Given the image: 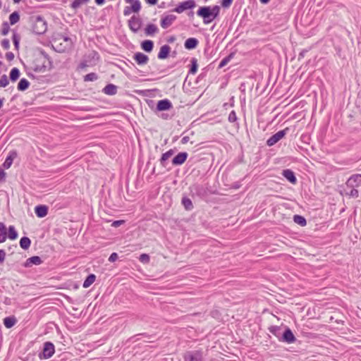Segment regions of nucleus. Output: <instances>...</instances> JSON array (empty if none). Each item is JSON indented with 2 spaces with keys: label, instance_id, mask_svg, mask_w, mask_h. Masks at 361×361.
I'll return each mask as SVG.
<instances>
[{
  "label": "nucleus",
  "instance_id": "9d476101",
  "mask_svg": "<svg viewBox=\"0 0 361 361\" xmlns=\"http://www.w3.org/2000/svg\"><path fill=\"white\" fill-rule=\"evenodd\" d=\"M285 135L284 130H280L277 132L276 134L272 135L270 138L267 140V145L269 146H272L274 144H276L277 142H279L281 139H282Z\"/></svg>",
  "mask_w": 361,
  "mask_h": 361
},
{
  "label": "nucleus",
  "instance_id": "79ce46f5",
  "mask_svg": "<svg viewBox=\"0 0 361 361\" xmlns=\"http://www.w3.org/2000/svg\"><path fill=\"white\" fill-rule=\"evenodd\" d=\"M231 58H232V56L229 55L228 56H227V57L224 58V59H222L221 61L219 63V68H222L224 66H226L231 61Z\"/></svg>",
  "mask_w": 361,
  "mask_h": 361
},
{
  "label": "nucleus",
  "instance_id": "f3484780",
  "mask_svg": "<svg viewBox=\"0 0 361 361\" xmlns=\"http://www.w3.org/2000/svg\"><path fill=\"white\" fill-rule=\"evenodd\" d=\"M159 32V28L154 24L147 25L145 29V33L147 36H153Z\"/></svg>",
  "mask_w": 361,
  "mask_h": 361
},
{
  "label": "nucleus",
  "instance_id": "f704fd0d",
  "mask_svg": "<svg viewBox=\"0 0 361 361\" xmlns=\"http://www.w3.org/2000/svg\"><path fill=\"white\" fill-rule=\"evenodd\" d=\"M88 1L89 0H74L71 4V7L76 9Z\"/></svg>",
  "mask_w": 361,
  "mask_h": 361
},
{
  "label": "nucleus",
  "instance_id": "4be33fe9",
  "mask_svg": "<svg viewBox=\"0 0 361 361\" xmlns=\"http://www.w3.org/2000/svg\"><path fill=\"white\" fill-rule=\"evenodd\" d=\"M174 154V151L173 149H170L166 152L164 153L160 159V163L163 166H165V162L171 158Z\"/></svg>",
  "mask_w": 361,
  "mask_h": 361
},
{
  "label": "nucleus",
  "instance_id": "864d4df0",
  "mask_svg": "<svg viewBox=\"0 0 361 361\" xmlns=\"http://www.w3.org/2000/svg\"><path fill=\"white\" fill-rule=\"evenodd\" d=\"M228 119L230 121H234L235 120V114L234 111L230 114Z\"/></svg>",
  "mask_w": 361,
  "mask_h": 361
},
{
  "label": "nucleus",
  "instance_id": "b1692460",
  "mask_svg": "<svg viewBox=\"0 0 361 361\" xmlns=\"http://www.w3.org/2000/svg\"><path fill=\"white\" fill-rule=\"evenodd\" d=\"M142 49L145 51L150 52L154 47V43L151 40H145L141 44Z\"/></svg>",
  "mask_w": 361,
  "mask_h": 361
},
{
  "label": "nucleus",
  "instance_id": "e2e57ef3",
  "mask_svg": "<svg viewBox=\"0 0 361 361\" xmlns=\"http://www.w3.org/2000/svg\"><path fill=\"white\" fill-rule=\"evenodd\" d=\"M21 0H13V1L15 3V4H18L20 1Z\"/></svg>",
  "mask_w": 361,
  "mask_h": 361
},
{
  "label": "nucleus",
  "instance_id": "6e6552de",
  "mask_svg": "<svg viewBox=\"0 0 361 361\" xmlns=\"http://www.w3.org/2000/svg\"><path fill=\"white\" fill-rule=\"evenodd\" d=\"M141 25H142L141 19L137 16H134L131 17L128 21L129 28L133 32H137L140 29Z\"/></svg>",
  "mask_w": 361,
  "mask_h": 361
},
{
  "label": "nucleus",
  "instance_id": "6ab92c4d",
  "mask_svg": "<svg viewBox=\"0 0 361 361\" xmlns=\"http://www.w3.org/2000/svg\"><path fill=\"white\" fill-rule=\"evenodd\" d=\"M283 338L285 341H286L288 343H292L295 342V336L293 335L291 330L289 329H287L284 331V333L283 334Z\"/></svg>",
  "mask_w": 361,
  "mask_h": 361
},
{
  "label": "nucleus",
  "instance_id": "cd10ccee",
  "mask_svg": "<svg viewBox=\"0 0 361 361\" xmlns=\"http://www.w3.org/2000/svg\"><path fill=\"white\" fill-rule=\"evenodd\" d=\"M19 20H20V15L17 11L13 12L9 16V20H10L11 25H14V24L17 23L19 21Z\"/></svg>",
  "mask_w": 361,
  "mask_h": 361
},
{
  "label": "nucleus",
  "instance_id": "ea45409f",
  "mask_svg": "<svg viewBox=\"0 0 361 361\" xmlns=\"http://www.w3.org/2000/svg\"><path fill=\"white\" fill-rule=\"evenodd\" d=\"M13 42L14 44L16 49L18 50L19 49V44H20V37L18 35L13 34Z\"/></svg>",
  "mask_w": 361,
  "mask_h": 361
},
{
  "label": "nucleus",
  "instance_id": "a19ab883",
  "mask_svg": "<svg viewBox=\"0 0 361 361\" xmlns=\"http://www.w3.org/2000/svg\"><path fill=\"white\" fill-rule=\"evenodd\" d=\"M1 47L7 50L10 48V41L9 39H4L1 42Z\"/></svg>",
  "mask_w": 361,
  "mask_h": 361
},
{
  "label": "nucleus",
  "instance_id": "5701e85b",
  "mask_svg": "<svg viewBox=\"0 0 361 361\" xmlns=\"http://www.w3.org/2000/svg\"><path fill=\"white\" fill-rule=\"evenodd\" d=\"M42 263V259L38 256H33L28 258L26 261V266H30L32 264L39 265Z\"/></svg>",
  "mask_w": 361,
  "mask_h": 361
},
{
  "label": "nucleus",
  "instance_id": "4468645a",
  "mask_svg": "<svg viewBox=\"0 0 361 361\" xmlns=\"http://www.w3.org/2000/svg\"><path fill=\"white\" fill-rule=\"evenodd\" d=\"M35 212L38 217H44L48 214V207L46 205L36 206L35 208Z\"/></svg>",
  "mask_w": 361,
  "mask_h": 361
},
{
  "label": "nucleus",
  "instance_id": "09e8293b",
  "mask_svg": "<svg viewBox=\"0 0 361 361\" xmlns=\"http://www.w3.org/2000/svg\"><path fill=\"white\" fill-rule=\"evenodd\" d=\"M118 259V255L116 252H113L109 257V261L114 262Z\"/></svg>",
  "mask_w": 361,
  "mask_h": 361
},
{
  "label": "nucleus",
  "instance_id": "9b49d317",
  "mask_svg": "<svg viewBox=\"0 0 361 361\" xmlns=\"http://www.w3.org/2000/svg\"><path fill=\"white\" fill-rule=\"evenodd\" d=\"M194 3L192 1H187L182 2L179 6H178L173 11L176 13H180L184 11L189 9L193 7Z\"/></svg>",
  "mask_w": 361,
  "mask_h": 361
},
{
  "label": "nucleus",
  "instance_id": "052dcab7",
  "mask_svg": "<svg viewBox=\"0 0 361 361\" xmlns=\"http://www.w3.org/2000/svg\"><path fill=\"white\" fill-rule=\"evenodd\" d=\"M135 0H125L126 3H127V4H131Z\"/></svg>",
  "mask_w": 361,
  "mask_h": 361
},
{
  "label": "nucleus",
  "instance_id": "bf43d9fd",
  "mask_svg": "<svg viewBox=\"0 0 361 361\" xmlns=\"http://www.w3.org/2000/svg\"><path fill=\"white\" fill-rule=\"evenodd\" d=\"M262 4H267L270 0H259Z\"/></svg>",
  "mask_w": 361,
  "mask_h": 361
},
{
  "label": "nucleus",
  "instance_id": "ddd939ff",
  "mask_svg": "<svg viewBox=\"0 0 361 361\" xmlns=\"http://www.w3.org/2000/svg\"><path fill=\"white\" fill-rule=\"evenodd\" d=\"M157 108L159 111L169 110L172 108V104L168 99H162L158 102Z\"/></svg>",
  "mask_w": 361,
  "mask_h": 361
},
{
  "label": "nucleus",
  "instance_id": "c9c22d12",
  "mask_svg": "<svg viewBox=\"0 0 361 361\" xmlns=\"http://www.w3.org/2000/svg\"><path fill=\"white\" fill-rule=\"evenodd\" d=\"M8 83L9 80L6 75H3L0 77V87H5Z\"/></svg>",
  "mask_w": 361,
  "mask_h": 361
},
{
  "label": "nucleus",
  "instance_id": "0eeeda50",
  "mask_svg": "<svg viewBox=\"0 0 361 361\" xmlns=\"http://www.w3.org/2000/svg\"><path fill=\"white\" fill-rule=\"evenodd\" d=\"M176 16L173 14H167L163 16L160 20V25L162 28L166 29L171 26L176 20Z\"/></svg>",
  "mask_w": 361,
  "mask_h": 361
},
{
  "label": "nucleus",
  "instance_id": "f03ea898",
  "mask_svg": "<svg viewBox=\"0 0 361 361\" xmlns=\"http://www.w3.org/2000/svg\"><path fill=\"white\" fill-rule=\"evenodd\" d=\"M53 47L59 52H64L72 47V40L68 37L56 35L52 40Z\"/></svg>",
  "mask_w": 361,
  "mask_h": 361
},
{
  "label": "nucleus",
  "instance_id": "aec40b11",
  "mask_svg": "<svg viewBox=\"0 0 361 361\" xmlns=\"http://www.w3.org/2000/svg\"><path fill=\"white\" fill-rule=\"evenodd\" d=\"M116 86L113 84L107 85L103 90V92L106 94L114 95L116 93Z\"/></svg>",
  "mask_w": 361,
  "mask_h": 361
},
{
  "label": "nucleus",
  "instance_id": "c85d7f7f",
  "mask_svg": "<svg viewBox=\"0 0 361 361\" xmlns=\"http://www.w3.org/2000/svg\"><path fill=\"white\" fill-rule=\"evenodd\" d=\"M20 77V71L17 68H13L10 72V78L13 82L17 80Z\"/></svg>",
  "mask_w": 361,
  "mask_h": 361
},
{
  "label": "nucleus",
  "instance_id": "bb28decb",
  "mask_svg": "<svg viewBox=\"0 0 361 361\" xmlns=\"http://www.w3.org/2000/svg\"><path fill=\"white\" fill-rule=\"evenodd\" d=\"M30 244H31V241H30V238L27 237H23L20 240V245L21 248H23L24 250H27V248H29L30 246Z\"/></svg>",
  "mask_w": 361,
  "mask_h": 361
},
{
  "label": "nucleus",
  "instance_id": "680f3d73",
  "mask_svg": "<svg viewBox=\"0 0 361 361\" xmlns=\"http://www.w3.org/2000/svg\"><path fill=\"white\" fill-rule=\"evenodd\" d=\"M85 67H86V65H85V63H81V64L80 65V68H84Z\"/></svg>",
  "mask_w": 361,
  "mask_h": 361
},
{
  "label": "nucleus",
  "instance_id": "49530a36",
  "mask_svg": "<svg viewBox=\"0 0 361 361\" xmlns=\"http://www.w3.org/2000/svg\"><path fill=\"white\" fill-rule=\"evenodd\" d=\"M14 54L11 52V51H8L6 54V59L8 61H11L13 60L14 59Z\"/></svg>",
  "mask_w": 361,
  "mask_h": 361
},
{
  "label": "nucleus",
  "instance_id": "2f4dec72",
  "mask_svg": "<svg viewBox=\"0 0 361 361\" xmlns=\"http://www.w3.org/2000/svg\"><path fill=\"white\" fill-rule=\"evenodd\" d=\"M15 324H16V319L14 318L6 317L4 319V324L8 329L13 326Z\"/></svg>",
  "mask_w": 361,
  "mask_h": 361
},
{
  "label": "nucleus",
  "instance_id": "3c124183",
  "mask_svg": "<svg viewBox=\"0 0 361 361\" xmlns=\"http://www.w3.org/2000/svg\"><path fill=\"white\" fill-rule=\"evenodd\" d=\"M350 195L353 197H357L359 195V192L357 189H352L350 192Z\"/></svg>",
  "mask_w": 361,
  "mask_h": 361
},
{
  "label": "nucleus",
  "instance_id": "37998d69",
  "mask_svg": "<svg viewBox=\"0 0 361 361\" xmlns=\"http://www.w3.org/2000/svg\"><path fill=\"white\" fill-rule=\"evenodd\" d=\"M185 361H196V358L191 353H187L185 355Z\"/></svg>",
  "mask_w": 361,
  "mask_h": 361
},
{
  "label": "nucleus",
  "instance_id": "f8f14e48",
  "mask_svg": "<svg viewBox=\"0 0 361 361\" xmlns=\"http://www.w3.org/2000/svg\"><path fill=\"white\" fill-rule=\"evenodd\" d=\"M188 154L186 152H180L172 160V164L175 166L183 164L187 159Z\"/></svg>",
  "mask_w": 361,
  "mask_h": 361
},
{
  "label": "nucleus",
  "instance_id": "a211bd4d",
  "mask_svg": "<svg viewBox=\"0 0 361 361\" xmlns=\"http://www.w3.org/2000/svg\"><path fill=\"white\" fill-rule=\"evenodd\" d=\"M171 48L169 45H164L160 48L159 52L158 54V58L159 59H165L168 57Z\"/></svg>",
  "mask_w": 361,
  "mask_h": 361
},
{
  "label": "nucleus",
  "instance_id": "4d7b16f0",
  "mask_svg": "<svg viewBox=\"0 0 361 361\" xmlns=\"http://www.w3.org/2000/svg\"><path fill=\"white\" fill-rule=\"evenodd\" d=\"M6 176V173L4 172V171L0 168V179L4 178Z\"/></svg>",
  "mask_w": 361,
  "mask_h": 361
},
{
  "label": "nucleus",
  "instance_id": "72a5a7b5",
  "mask_svg": "<svg viewBox=\"0 0 361 361\" xmlns=\"http://www.w3.org/2000/svg\"><path fill=\"white\" fill-rule=\"evenodd\" d=\"M10 31V27H9V25L8 24V23L6 22H4L2 23L1 25V30H0V33L1 35H7L8 34Z\"/></svg>",
  "mask_w": 361,
  "mask_h": 361
},
{
  "label": "nucleus",
  "instance_id": "1a4fd4ad",
  "mask_svg": "<svg viewBox=\"0 0 361 361\" xmlns=\"http://www.w3.org/2000/svg\"><path fill=\"white\" fill-rule=\"evenodd\" d=\"M347 185L353 188L361 186V174H355L352 176L348 180Z\"/></svg>",
  "mask_w": 361,
  "mask_h": 361
},
{
  "label": "nucleus",
  "instance_id": "dca6fc26",
  "mask_svg": "<svg viewBox=\"0 0 361 361\" xmlns=\"http://www.w3.org/2000/svg\"><path fill=\"white\" fill-rule=\"evenodd\" d=\"M283 176L292 184H295L297 179L295 176L293 171L290 169H286L283 171Z\"/></svg>",
  "mask_w": 361,
  "mask_h": 361
},
{
  "label": "nucleus",
  "instance_id": "c03bdc74",
  "mask_svg": "<svg viewBox=\"0 0 361 361\" xmlns=\"http://www.w3.org/2000/svg\"><path fill=\"white\" fill-rule=\"evenodd\" d=\"M197 64L196 63V62L195 61H192V65L190 70V73L192 74H195L197 72Z\"/></svg>",
  "mask_w": 361,
  "mask_h": 361
},
{
  "label": "nucleus",
  "instance_id": "7c9ffc66",
  "mask_svg": "<svg viewBox=\"0 0 361 361\" xmlns=\"http://www.w3.org/2000/svg\"><path fill=\"white\" fill-rule=\"evenodd\" d=\"M182 204L187 210H190L193 207L192 201L186 197H183Z\"/></svg>",
  "mask_w": 361,
  "mask_h": 361
},
{
  "label": "nucleus",
  "instance_id": "5fc2aeb1",
  "mask_svg": "<svg viewBox=\"0 0 361 361\" xmlns=\"http://www.w3.org/2000/svg\"><path fill=\"white\" fill-rule=\"evenodd\" d=\"M145 1L149 4L155 5V4H157L158 0H145Z\"/></svg>",
  "mask_w": 361,
  "mask_h": 361
},
{
  "label": "nucleus",
  "instance_id": "423d86ee",
  "mask_svg": "<svg viewBox=\"0 0 361 361\" xmlns=\"http://www.w3.org/2000/svg\"><path fill=\"white\" fill-rule=\"evenodd\" d=\"M54 352L55 348L54 344L51 342H46L44 344L43 351L40 358H50L54 354Z\"/></svg>",
  "mask_w": 361,
  "mask_h": 361
},
{
  "label": "nucleus",
  "instance_id": "2eb2a0df",
  "mask_svg": "<svg viewBox=\"0 0 361 361\" xmlns=\"http://www.w3.org/2000/svg\"><path fill=\"white\" fill-rule=\"evenodd\" d=\"M133 58L135 61L140 65L146 64L149 60L147 56L141 52L136 53Z\"/></svg>",
  "mask_w": 361,
  "mask_h": 361
},
{
  "label": "nucleus",
  "instance_id": "6e6d98bb",
  "mask_svg": "<svg viewBox=\"0 0 361 361\" xmlns=\"http://www.w3.org/2000/svg\"><path fill=\"white\" fill-rule=\"evenodd\" d=\"M197 15L203 17V7L199 8L197 11Z\"/></svg>",
  "mask_w": 361,
  "mask_h": 361
},
{
  "label": "nucleus",
  "instance_id": "f257e3e1",
  "mask_svg": "<svg viewBox=\"0 0 361 361\" xmlns=\"http://www.w3.org/2000/svg\"><path fill=\"white\" fill-rule=\"evenodd\" d=\"M30 68L35 72L44 73L51 68V62L45 55H38L31 61Z\"/></svg>",
  "mask_w": 361,
  "mask_h": 361
},
{
  "label": "nucleus",
  "instance_id": "393cba45",
  "mask_svg": "<svg viewBox=\"0 0 361 361\" xmlns=\"http://www.w3.org/2000/svg\"><path fill=\"white\" fill-rule=\"evenodd\" d=\"M95 279H96V276L94 274H90L86 278V279L85 280V281L83 283V285H82L83 288H87L90 287L95 281Z\"/></svg>",
  "mask_w": 361,
  "mask_h": 361
},
{
  "label": "nucleus",
  "instance_id": "e433bc0d",
  "mask_svg": "<svg viewBox=\"0 0 361 361\" xmlns=\"http://www.w3.org/2000/svg\"><path fill=\"white\" fill-rule=\"evenodd\" d=\"M13 157L11 155L8 156L3 164L4 167L7 169H9L13 164Z\"/></svg>",
  "mask_w": 361,
  "mask_h": 361
},
{
  "label": "nucleus",
  "instance_id": "c756f323",
  "mask_svg": "<svg viewBox=\"0 0 361 361\" xmlns=\"http://www.w3.org/2000/svg\"><path fill=\"white\" fill-rule=\"evenodd\" d=\"M293 220H294L295 223H296L297 224H298L301 226H305L307 224L305 219L303 216H300V215H295L293 216Z\"/></svg>",
  "mask_w": 361,
  "mask_h": 361
},
{
  "label": "nucleus",
  "instance_id": "39448f33",
  "mask_svg": "<svg viewBox=\"0 0 361 361\" xmlns=\"http://www.w3.org/2000/svg\"><path fill=\"white\" fill-rule=\"evenodd\" d=\"M220 11L219 6H213L212 7H204V23H208L214 20L218 16Z\"/></svg>",
  "mask_w": 361,
  "mask_h": 361
},
{
  "label": "nucleus",
  "instance_id": "603ef678",
  "mask_svg": "<svg viewBox=\"0 0 361 361\" xmlns=\"http://www.w3.org/2000/svg\"><path fill=\"white\" fill-rule=\"evenodd\" d=\"M124 223V221L119 220V221H115L113 222L112 226L114 227H118L121 225H122Z\"/></svg>",
  "mask_w": 361,
  "mask_h": 361
},
{
  "label": "nucleus",
  "instance_id": "a18cd8bd",
  "mask_svg": "<svg viewBox=\"0 0 361 361\" xmlns=\"http://www.w3.org/2000/svg\"><path fill=\"white\" fill-rule=\"evenodd\" d=\"M233 1V0H222L221 5L224 8H228L231 5Z\"/></svg>",
  "mask_w": 361,
  "mask_h": 361
},
{
  "label": "nucleus",
  "instance_id": "de8ad7c7",
  "mask_svg": "<svg viewBox=\"0 0 361 361\" xmlns=\"http://www.w3.org/2000/svg\"><path fill=\"white\" fill-rule=\"evenodd\" d=\"M6 258V252L4 250L0 249V263H3Z\"/></svg>",
  "mask_w": 361,
  "mask_h": 361
},
{
  "label": "nucleus",
  "instance_id": "13d9d810",
  "mask_svg": "<svg viewBox=\"0 0 361 361\" xmlns=\"http://www.w3.org/2000/svg\"><path fill=\"white\" fill-rule=\"evenodd\" d=\"M105 0H95V3L98 5H102L104 3Z\"/></svg>",
  "mask_w": 361,
  "mask_h": 361
},
{
  "label": "nucleus",
  "instance_id": "8fccbe9b",
  "mask_svg": "<svg viewBox=\"0 0 361 361\" xmlns=\"http://www.w3.org/2000/svg\"><path fill=\"white\" fill-rule=\"evenodd\" d=\"M132 12H133V11L131 9V7L126 6V7H125V8L123 10V15L127 16H129Z\"/></svg>",
  "mask_w": 361,
  "mask_h": 361
},
{
  "label": "nucleus",
  "instance_id": "4c0bfd02",
  "mask_svg": "<svg viewBox=\"0 0 361 361\" xmlns=\"http://www.w3.org/2000/svg\"><path fill=\"white\" fill-rule=\"evenodd\" d=\"M97 79V75L94 73H91L87 74L84 77V80L86 82L94 81V80H96Z\"/></svg>",
  "mask_w": 361,
  "mask_h": 361
},
{
  "label": "nucleus",
  "instance_id": "7ed1b4c3",
  "mask_svg": "<svg viewBox=\"0 0 361 361\" xmlns=\"http://www.w3.org/2000/svg\"><path fill=\"white\" fill-rule=\"evenodd\" d=\"M18 237V234L14 226H10L7 229L5 224L0 222V243L6 242L7 238L15 240Z\"/></svg>",
  "mask_w": 361,
  "mask_h": 361
},
{
  "label": "nucleus",
  "instance_id": "58836bf2",
  "mask_svg": "<svg viewBox=\"0 0 361 361\" xmlns=\"http://www.w3.org/2000/svg\"><path fill=\"white\" fill-rule=\"evenodd\" d=\"M139 260L143 264H148L149 262L150 257L147 254L144 253L140 255Z\"/></svg>",
  "mask_w": 361,
  "mask_h": 361
},
{
  "label": "nucleus",
  "instance_id": "20e7f679",
  "mask_svg": "<svg viewBox=\"0 0 361 361\" xmlns=\"http://www.w3.org/2000/svg\"><path fill=\"white\" fill-rule=\"evenodd\" d=\"M30 21L32 31L37 34H44L47 30V23L44 18L40 16L36 15L30 17Z\"/></svg>",
  "mask_w": 361,
  "mask_h": 361
},
{
  "label": "nucleus",
  "instance_id": "473e14b6",
  "mask_svg": "<svg viewBox=\"0 0 361 361\" xmlns=\"http://www.w3.org/2000/svg\"><path fill=\"white\" fill-rule=\"evenodd\" d=\"M131 9L134 13H138L141 9V4L139 0H135L131 3Z\"/></svg>",
  "mask_w": 361,
  "mask_h": 361
},
{
  "label": "nucleus",
  "instance_id": "412c9836",
  "mask_svg": "<svg viewBox=\"0 0 361 361\" xmlns=\"http://www.w3.org/2000/svg\"><path fill=\"white\" fill-rule=\"evenodd\" d=\"M198 41L195 38H189L185 42V47L187 49H192L197 47Z\"/></svg>",
  "mask_w": 361,
  "mask_h": 361
},
{
  "label": "nucleus",
  "instance_id": "a878e982",
  "mask_svg": "<svg viewBox=\"0 0 361 361\" xmlns=\"http://www.w3.org/2000/svg\"><path fill=\"white\" fill-rule=\"evenodd\" d=\"M30 85V82L27 80L23 78L20 80L18 84V90L19 91H24L28 88Z\"/></svg>",
  "mask_w": 361,
  "mask_h": 361
}]
</instances>
